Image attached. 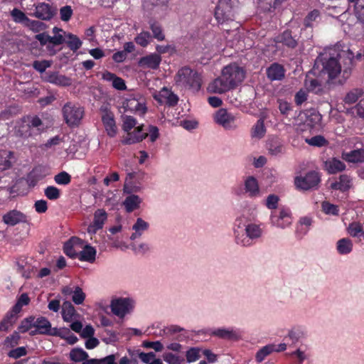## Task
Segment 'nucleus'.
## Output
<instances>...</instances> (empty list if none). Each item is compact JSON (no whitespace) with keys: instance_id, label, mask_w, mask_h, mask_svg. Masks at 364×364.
Returning a JSON list of instances; mask_svg holds the SVG:
<instances>
[{"instance_id":"f257e3e1","label":"nucleus","mask_w":364,"mask_h":364,"mask_svg":"<svg viewBox=\"0 0 364 364\" xmlns=\"http://www.w3.org/2000/svg\"><path fill=\"white\" fill-rule=\"evenodd\" d=\"M345 52L336 55H321L315 63L320 75L328 84L342 85L351 75L352 58H348L345 62Z\"/></svg>"},{"instance_id":"f03ea898","label":"nucleus","mask_w":364,"mask_h":364,"mask_svg":"<svg viewBox=\"0 0 364 364\" xmlns=\"http://www.w3.org/2000/svg\"><path fill=\"white\" fill-rule=\"evenodd\" d=\"M245 78V71L236 64L225 66L221 75L209 84L208 90L210 92L222 94L242 82Z\"/></svg>"},{"instance_id":"7ed1b4c3","label":"nucleus","mask_w":364,"mask_h":364,"mask_svg":"<svg viewBox=\"0 0 364 364\" xmlns=\"http://www.w3.org/2000/svg\"><path fill=\"white\" fill-rule=\"evenodd\" d=\"M174 79L178 86L189 89L193 92H197L200 89V75L188 67L181 68Z\"/></svg>"},{"instance_id":"20e7f679","label":"nucleus","mask_w":364,"mask_h":364,"mask_svg":"<svg viewBox=\"0 0 364 364\" xmlns=\"http://www.w3.org/2000/svg\"><path fill=\"white\" fill-rule=\"evenodd\" d=\"M64 121L69 127H77L84 116V109L77 104L68 102L62 108Z\"/></svg>"},{"instance_id":"39448f33","label":"nucleus","mask_w":364,"mask_h":364,"mask_svg":"<svg viewBox=\"0 0 364 364\" xmlns=\"http://www.w3.org/2000/svg\"><path fill=\"white\" fill-rule=\"evenodd\" d=\"M245 230V232H238L240 236H237V245L242 247L252 246L254 241L262 237L263 232L260 225L255 223H248Z\"/></svg>"},{"instance_id":"423d86ee","label":"nucleus","mask_w":364,"mask_h":364,"mask_svg":"<svg viewBox=\"0 0 364 364\" xmlns=\"http://www.w3.org/2000/svg\"><path fill=\"white\" fill-rule=\"evenodd\" d=\"M134 306L133 299L126 297H119L111 301L110 308L112 312L119 318H123L127 314H129Z\"/></svg>"},{"instance_id":"0eeeda50","label":"nucleus","mask_w":364,"mask_h":364,"mask_svg":"<svg viewBox=\"0 0 364 364\" xmlns=\"http://www.w3.org/2000/svg\"><path fill=\"white\" fill-rule=\"evenodd\" d=\"M292 223L291 214L287 208H280L278 210L272 211L270 215V223L272 225L284 229Z\"/></svg>"},{"instance_id":"6e6552de","label":"nucleus","mask_w":364,"mask_h":364,"mask_svg":"<svg viewBox=\"0 0 364 364\" xmlns=\"http://www.w3.org/2000/svg\"><path fill=\"white\" fill-rule=\"evenodd\" d=\"M100 112L102 122L106 133L110 137L115 136L117 133V127L113 112L109 110L107 105L102 106Z\"/></svg>"},{"instance_id":"1a4fd4ad","label":"nucleus","mask_w":364,"mask_h":364,"mask_svg":"<svg viewBox=\"0 0 364 364\" xmlns=\"http://www.w3.org/2000/svg\"><path fill=\"white\" fill-rule=\"evenodd\" d=\"M320 183V176L316 171H311L304 176L295 178V186L298 189L308 191L316 188Z\"/></svg>"},{"instance_id":"9d476101","label":"nucleus","mask_w":364,"mask_h":364,"mask_svg":"<svg viewBox=\"0 0 364 364\" xmlns=\"http://www.w3.org/2000/svg\"><path fill=\"white\" fill-rule=\"evenodd\" d=\"M214 121L225 129L234 130L237 127L235 123V117L225 109H219L215 112Z\"/></svg>"},{"instance_id":"9b49d317","label":"nucleus","mask_w":364,"mask_h":364,"mask_svg":"<svg viewBox=\"0 0 364 364\" xmlns=\"http://www.w3.org/2000/svg\"><path fill=\"white\" fill-rule=\"evenodd\" d=\"M125 109L143 114L146 111L144 99L136 95L129 96L123 102Z\"/></svg>"},{"instance_id":"f8f14e48","label":"nucleus","mask_w":364,"mask_h":364,"mask_svg":"<svg viewBox=\"0 0 364 364\" xmlns=\"http://www.w3.org/2000/svg\"><path fill=\"white\" fill-rule=\"evenodd\" d=\"M107 216L105 210L102 208L96 210L93 214V220L87 227V232L95 234L99 230L102 229L107 220Z\"/></svg>"},{"instance_id":"ddd939ff","label":"nucleus","mask_w":364,"mask_h":364,"mask_svg":"<svg viewBox=\"0 0 364 364\" xmlns=\"http://www.w3.org/2000/svg\"><path fill=\"white\" fill-rule=\"evenodd\" d=\"M153 97L159 103L165 104L169 107L176 106L178 102V97L165 87L159 92L155 93Z\"/></svg>"},{"instance_id":"4468645a","label":"nucleus","mask_w":364,"mask_h":364,"mask_svg":"<svg viewBox=\"0 0 364 364\" xmlns=\"http://www.w3.org/2000/svg\"><path fill=\"white\" fill-rule=\"evenodd\" d=\"M144 125H139L136 127L133 131H129L127 134L124 136L122 143L124 144H133L141 141L147 137L148 134L143 131Z\"/></svg>"},{"instance_id":"2eb2a0df","label":"nucleus","mask_w":364,"mask_h":364,"mask_svg":"<svg viewBox=\"0 0 364 364\" xmlns=\"http://www.w3.org/2000/svg\"><path fill=\"white\" fill-rule=\"evenodd\" d=\"M3 222L9 226H14L19 223L28 222V217L26 214L18 210H11L5 213L2 217Z\"/></svg>"},{"instance_id":"dca6fc26","label":"nucleus","mask_w":364,"mask_h":364,"mask_svg":"<svg viewBox=\"0 0 364 364\" xmlns=\"http://www.w3.org/2000/svg\"><path fill=\"white\" fill-rule=\"evenodd\" d=\"M161 57L156 53H150L139 60L138 65L144 69L156 70L159 68Z\"/></svg>"},{"instance_id":"f3484780","label":"nucleus","mask_w":364,"mask_h":364,"mask_svg":"<svg viewBox=\"0 0 364 364\" xmlns=\"http://www.w3.org/2000/svg\"><path fill=\"white\" fill-rule=\"evenodd\" d=\"M55 14V9H53L48 4L39 3L36 6L33 16L36 18L44 21L50 20Z\"/></svg>"},{"instance_id":"a211bd4d","label":"nucleus","mask_w":364,"mask_h":364,"mask_svg":"<svg viewBox=\"0 0 364 364\" xmlns=\"http://www.w3.org/2000/svg\"><path fill=\"white\" fill-rule=\"evenodd\" d=\"M83 241L78 237H73L64 245V252L71 258L77 257L78 251L82 248Z\"/></svg>"},{"instance_id":"6ab92c4d","label":"nucleus","mask_w":364,"mask_h":364,"mask_svg":"<svg viewBox=\"0 0 364 364\" xmlns=\"http://www.w3.org/2000/svg\"><path fill=\"white\" fill-rule=\"evenodd\" d=\"M244 189L245 193L250 198L260 196V189L257 180L254 176H247L244 181Z\"/></svg>"},{"instance_id":"aec40b11","label":"nucleus","mask_w":364,"mask_h":364,"mask_svg":"<svg viewBox=\"0 0 364 364\" xmlns=\"http://www.w3.org/2000/svg\"><path fill=\"white\" fill-rule=\"evenodd\" d=\"M342 159L348 163L361 164L364 162V148L355 149L350 151H343Z\"/></svg>"},{"instance_id":"412c9836","label":"nucleus","mask_w":364,"mask_h":364,"mask_svg":"<svg viewBox=\"0 0 364 364\" xmlns=\"http://www.w3.org/2000/svg\"><path fill=\"white\" fill-rule=\"evenodd\" d=\"M45 78L47 82L58 86L66 87L71 85L70 78L60 75L58 73H47Z\"/></svg>"},{"instance_id":"4be33fe9","label":"nucleus","mask_w":364,"mask_h":364,"mask_svg":"<svg viewBox=\"0 0 364 364\" xmlns=\"http://www.w3.org/2000/svg\"><path fill=\"white\" fill-rule=\"evenodd\" d=\"M210 335L222 339L237 340L240 338L239 333L233 328H217L213 330Z\"/></svg>"},{"instance_id":"5701e85b","label":"nucleus","mask_w":364,"mask_h":364,"mask_svg":"<svg viewBox=\"0 0 364 364\" xmlns=\"http://www.w3.org/2000/svg\"><path fill=\"white\" fill-rule=\"evenodd\" d=\"M285 70L284 68L277 63H273L267 69V77L272 80H281L284 77Z\"/></svg>"},{"instance_id":"b1692460","label":"nucleus","mask_w":364,"mask_h":364,"mask_svg":"<svg viewBox=\"0 0 364 364\" xmlns=\"http://www.w3.org/2000/svg\"><path fill=\"white\" fill-rule=\"evenodd\" d=\"M149 228V224L141 218H138L132 226L134 232L131 235L130 239L134 240L139 238L143 233Z\"/></svg>"},{"instance_id":"393cba45","label":"nucleus","mask_w":364,"mask_h":364,"mask_svg":"<svg viewBox=\"0 0 364 364\" xmlns=\"http://www.w3.org/2000/svg\"><path fill=\"white\" fill-rule=\"evenodd\" d=\"M324 168L331 174L342 171L346 168V165L341 161L331 158L324 162Z\"/></svg>"},{"instance_id":"a878e982","label":"nucleus","mask_w":364,"mask_h":364,"mask_svg":"<svg viewBox=\"0 0 364 364\" xmlns=\"http://www.w3.org/2000/svg\"><path fill=\"white\" fill-rule=\"evenodd\" d=\"M82 247V250L78 252V259L80 261L92 263L95 260L97 253L96 250L95 249V247L89 245H83Z\"/></svg>"},{"instance_id":"bb28decb","label":"nucleus","mask_w":364,"mask_h":364,"mask_svg":"<svg viewBox=\"0 0 364 364\" xmlns=\"http://www.w3.org/2000/svg\"><path fill=\"white\" fill-rule=\"evenodd\" d=\"M142 199L136 195H130L126 197L123 201V205L128 213L133 212L134 210L139 208Z\"/></svg>"},{"instance_id":"cd10ccee","label":"nucleus","mask_w":364,"mask_h":364,"mask_svg":"<svg viewBox=\"0 0 364 364\" xmlns=\"http://www.w3.org/2000/svg\"><path fill=\"white\" fill-rule=\"evenodd\" d=\"M102 78L103 80L112 82V86L119 90H124L126 89V85L122 78L117 77L114 74L110 73V72H105L102 74Z\"/></svg>"},{"instance_id":"c85d7f7f","label":"nucleus","mask_w":364,"mask_h":364,"mask_svg":"<svg viewBox=\"0 0 364 364\" xmlns=\"http://www.w3.org/2000/svg\"><path fill=\"white\" fill-rule=\"evenodd\" d=\"M353 244L349 238H342L336 242V250L338 254L346 255L353 251Z\"/></svg>"},{"instance_id":"c756f323","label":"nucleus","mask_w":364,"mask_h":364,"mask_svg":"<svg viewBox=\"0 0 364 364\" xmlns=\"http://www.w3.org/2000/svg\"><path fill=\"white\" fill-rule=\"evenodd\" d=\"M50 326V321L45 317L34 318V328L35 331H32L31 334H35L36 332L41 334H46Z\"/></svg>"},{"instance_id":"7c9ffc66","label":"nucleus","mask_w":364,"mask_h":364,"mask_svg":"<svg viewBox=\"0 0 364 364\" xmlns=\"http://www.w3.org/2000/svg\"><path fill=\"white\" fill-rule=\"evenodd\" d=\"M12 152L6 150L0 151V172L9 169L12 166Z\"/></svg>"},{"instance_id":"2f4dec72","label":"nucleus","mask_w":364,"mask_h":364,"mask_svg":"<svg viewBox=\"0 0 364 364\" xmlns=\"http://www.w3.org/2000/svg\"><path fill=\"white\" fill-rule=\"evenodd\" d=\"M266 134V128L264 119H259L252 127L251 130V136L252 138L260 139L264 136Z\"/></svg>"},{"instance_id":"473e14b6","label":"nucleus","mask_w":364,"mask_h":364,"mask_svg":"<svg viewBox=\"0 0 364 364\" xmlns=\"http://www.w3.org/2000/svg\"><path fill=\"white\" fill-rule=\"evenodd\" d=\"M75 315V310L73 304L69 301H65L62 307V316L65 322H71Z\"/></svg>"},{"instance_id":"72a5a7b5","label":"nucleus","mask_w":364,"mask_h":364,"mask_svg":"<svg viewBox=\"0 0 364 364\" xmlns=\"http://www.w3.org/2000/svg\"><path fill=\"white\" fill-rule=\"evenodd\" d=\"M269 153L272 156H277L282 153L283 144L278 139H272L267 144Z\"/></svg>"},{"instance_id":"f704fd0d","label":"nucleus","mask_w":364,"mask_h":364,"mask_svg":"<svg viewBox=\"0 0 364 364\" xmlns=\"http://www.w3.org/2000/svg\"><path fill=\"white\" fill-rule=\"evenodd\" d=\"M64 35L65 41L70 50L75 51L81 47L82 41L77 36L70 33H64Z\"/></svg>"},{"instance_id":"c9c22d12","label":"nucleus","mask_w":364,"mask_h":364,"mask_svg":"<svg viewBox=\"0 0 364 364\" xmlns=\"http://www.w3.org/2000/svg\"><path fill=\"white\" fill-rule=\"evenodd\" d=\"M351 186V179L347 175H341L339 181L331 184V188L336 190L345 191Z\"/></svg>"},{"instance_id":"e433bc0d","label":"nucleus","mask_w":364,"mask_h":364,"mask_svg":"<svg viewBox=\"0 0 364 364\" xmlns=\"http://www.w3.org/2000/svg\"><path fill=\"white\" fill-rule=\"evenodd\" d=\"M274 350L275 345L274 344H269L265 346H263L256 353L255 359L257 362H262L267 356L270 355L272 353L274 352Z\"/></svg>"},{"instance_id":"4c0bfd02","label":"nucleus","mask_w":364,"mask_h":364,"mask_svg":"<svg viewBox=\"0 0 364 364\" xmlns=\"http://www.w3.org/2000/svg\"><path fill=\"white\" fill-rule=\"evenodd\" d=\"M305 86L309 91L318 94L322 91L321 83L317 80L307 77L305 80Z\"/></svg>"},{"instance_id":"58836bf2","label":"nucleus","mask_w":364,"mask_h":364,"mask_svg":"<svg viewBox=\"0 0 364 364\" xmlns=\"http://www.w3.org/2000/svg\"><path fill=\"white\" fill-rule=\"evenodd\" d=\"M16 314L12 311H9L0 323V331H6L16 320Z\"/></svg>"},{"instance_id":"ea45409f","label":"nucleus","mask_w":364,"mask_h":364,"mask_svg":"<svg viewBox=\"0 0 364 364\" xmlns=\"http://www.w3.org/2000/svg\"><path fill=\"white\" fill-rule=\"evenodd\" d=\"M247 219L244 216L239 217L236 219L234 228V236L235 242L237 244L238 232H245V228L247 225Z\"/></svg>"},{"instance_id":"a19ab883","label":"nucleus","mask_w":364,"mask_h":364,"mask_svg":"<svg viewBox=\"0 0 364 364\" xmlns=\"http://www.w3.org/2000/svg\"><path fill=\"white\" fill-rule=\"evenodd\" d=\"M348 234L354 237H364V230L363 227L359 223H352L348 228Z\"/></svg>"},{"instance_id":"79ce46f5","label":"nucleus","mask_w":364,"mask_h":364,"mask_svg":"<svg viewBox=\"0 0 364 364\" xmlns=\"http://www.w3.org/2000/svg\"><path fill=\"white\" fill-rule=\"evenodd\" d=\"M88 354L81 348H75L70 353V358L74 362L85 361Z\"/></svg>"},{"instance_id":"37998d69","label":"nucleus","mask_w":364,"mask_h":364,"mask_svg":"<svg viewBox=\"0 0 364 364\" xmlns=\"http://www.w3.org/2000/svg\"><path fill=\"white\" fill-rule=\"evenodd\" d=\"M288 337L293 342H298L301 338L306 337V331L300 327L294 328L289 331Z\"/></svg>"},{"instance_id":"c03bdc74","label":"nucleus","mask_w":364,"mask_h":364,"mask_svg":"<svg viewBox=\"0 0 364 364\" xmlns=\"http://www.w3.org/2000/svg\"><path fill=\"white\" fill-rule=\"evenodd\" d=\"M152 39V36L148 31H141L134 38L135 42L142 46H147Z\"/></svg>"},{"instance_id":"a18cd8bd","label":"nucleus","mask_w":364,"mask_h":364,"mask_svg":"<svg viewBox=\"0 0 364 364\" xmlns=\"http://www.w3.org/2000/svg\"><path fill=\"white\" fill-rule=\"evenodd\" d=\"M11 16L14 22L18 23H23L24 26H26L27 21L29 19L23 11L18 9H14L11 11Z\"/></svg>"},{"instance_id":"49530a36","label":"nucleus","mask_w":364,"mask_h":364,"mask_svg":"<svg viewBox=\"0 0 364 364\" xmlns=\"http://www.w3.org/2000/svg\"><path fill=\"white\" fill-rule=\"evenodd\" d=\"M279 41L289 48H294L297 45L296 41L292 37L291 32L289 31H284L281 35L279 37Z\"/></svg>"},{"instance_id":"de8ad7c7","label":"nucleus","mask_w":364,"mask_h":364,"mask_svg":"<svg viewBox=\"0 0 364 364\" xmlns=\"http://www.w3.org/2000/svg\"><path fill=\"white\" fill-rule=\"evenodd\" d=\"M16 271L20 273L23 277L29 278L31 277L30 266L24 260L17 261L16 263Z\"/></svg>"},{"instance_id":"09e8293b","label":"nucleus","mask_w":364,"mask_h":364,"mask_svg":"<svg viewBox=\"0 0 364 364\" xmlns=\"http://www.w3.org/2000/svg\"><path fill=\"white\" fill-rule=\"evenodd\" d=\"M25 26L28 27L30 30L36 33L44 31L47 28V26L44 23L40 21L31 20L30 18L27 21Z\"/></svg>"},{"instance_id":"8fccbe9b","label":"nucleus","mask_w":364,"mask_h":364,"mask_svg":"<svg viewBox=\"0 0 364 364\" xmlns=\"http://www.w3.org/2000/svg\"><path fill=\"white\" fill-rule=\"evenodd\" d=\"M305 141L310 146L321 147L327 145V140L321 135H317L311 138H306Z\"/></svg>"},{"instance_id":"3c124183","label":"nucleus","mask_w":364,"mask_h":364,"mask_svg":"<svg viewBox=\"0 0 364 364\" xmlns=\"http://www.w3.org/2000/svg\"><path fill=\"white\" fill-rule=\"evenodd\" d=\"M225 4V1L220 0L215 11V16L219 22L224 21L228 17L227 11H225L224 8Z\"/></svg>"},{"instance_id":"603ef678","label":"nucleus","mask_w":364,"mask_h":364,"mask_svg":"<svg viewBox=\"0 0 364 364\" xmlns=\"http://www.w3.org/2000/svg\"><path fill=\"white\" fill-rule=\"evenodd\" d=\"M29 301L30 299L28 296L26 294H22L11 311L17 314L21 311L23 306H26L29 304Z\"/></svg>"},{"instance_id":"864d4df0","label":"nucleus","mask_w":364,"mask_h":364,"mask_svg":"<svg viewBox=\"0 0 364 364\" xmlns=\"http://www.w3.org/2000/svg\"><path fill=\"white\" fill-rule=\"evenodd\" d=\"M150 29L152 31V37H154L159 41H164L165 39V35L163 32L162 28L159 23H151L150 25Z\"/></svg>"},{"instance_id":"5fc2aeb1","label":"nucleus","mask_w":364,"mask_h":364,"mask_svg":"<svg viewBox=\"0 0 364 364\" xmlns=\"http://www.w3.org/2000/svg\"><path fill=\"white\" fill-rule=\"evenodd\" d=\"M362 92L360 90L355 89L348 92L344 97L346 104L351 105L357 102L358 98L361 96Z\"/></svg>"},{"instance_id":"6e6d98bb","label":"nucleus","mask_w":364,"mask_h":364,"mask_svg":"<svg viewBox=\"0 0 364 364\" xmlns=\"http://www.w3.org/2000/svg\"><path fill=\"white\" fill-rule=\"evenodd\" d=\"M122 120V129L125 132L131 131L132 129L135 128L136 125L137 124L136 120L132 116L126 115L123 117Z\"/></svg>"},{"instance_id":"4d7b16f0","label":"nucleus","mask_w":364,"mask_h":364,"mask_svg":"<svg viewBox=\"0 0 364 364\" xmlns=\"http://www.w3.org/2000/svg\"><path fill=\"white\" fill-rule=\"evenodd\" d=\"M34 327V317L30 316L23 319L18 329L20 333H25Z\"/></svg>"},{"instance_id":"13d9d810","label":"nucleus","mask_w":364,"mask_h":364,"mask_svg":"<svg viewBox=\"0 0 364 364\" xmlns=\"http://www.w3.org/2000/svg\"><path fill=\"white\" fill-rule=\"evenodd\" d=\"M44 194L49 200H54L60 198V192L58 188L50 186L44 190Z\"/></svg>"},{"instance_id":"bf43d9fd","label":"nucleus","mask_w":364,"mask_h":364,"mask_svg":"<svg viewBox=\"0 0 364 364\" xmlns=\"http://www.w3.org/2000/svg\"><path fill=\"white\" fill-rule=\"evenodd\" d=\"M85 299V294L82 291V289L79 287H75L72 300L75 304H81L83 303Z\"/></svg>"},{"instance_id":"052dcab7","label":"nucleus","mask_w":364,"mask_h":364,"mask_svg":"<svg viewBox=\"0 0 364 364\" xmlns=\"http://www.w3.org/2000/svg\"><path fill=\"white\" fill-rule=\"evenodd\" d=\"M54 180L59 185H68L71 181V176L65 171H63L55 175Z\"/></svg>"},{"instance_id":"680f3d73","label":"nucleus","mask_w":364,"mask_h":364,"mask_svg":"<svg viewBox=\"0 0 364 364\" xmlns=\"http://www.w3.org/2000/svg\"><path fill=\"white\" fill-rule=\"evenodd\" d=\"M305 115L306 117V123L311 127L315 126L321 119V114L315 111L311 112L309 114Z\"/></svg>"},{"instance_id":"e2e57ef3","label":"nucleus","mask_w":364,"mask_h":364,"mask_svg":"<svg viewBox=\"0 0 364 364\" xmlns=\"http://www.w3.org/2000/svg\"><path fill=\"white\" fill-rule=\"evenodd\" d=\"M200 349L198 348H191L186 352V360L188 363L195 362L200 358Z\"/></svg>"},{"instance_id":"0e129e2a","label":"nucleus","mask_w":364,"mask_h":364,"mask_svg":"<svg viewBox=\"0 0 364 364\" xmlns=\"http://www.w3.org/2000/svg\"><path fill=\"white\" fill-rule=\"evenodd\" d=\"M322 210L326 214L336 215L338 214V208L336 205H333L328 202H323Z\"/></svg>"},{"instance_id":"69168bd1","label":"nucleus","mask_w":364,"mask_h":364,"mask_svg":"<svg viewBox=\"0 0 364 364\" xmlns=\"http://www.w3.org/2000/svg\"><path fill=\"white\" fill-rule=\"evenodd\" d=\"M320 17V13L318 10H314L309 13L304 19V25L306 27L312 26V22L316 21Z\"/></svg>"},{"instance_id":"338daca9","label":"nucleus","mask_w":364,"mask_h":364,"mask_svg":"<svg viewBox=\"0 0 364 364\" xmlns=\"http://www.w3.org/2000/svg\"><path fill=\"white\" fill-rule=\"evenodd\" d=\"M163 359L168 364H181L180 358L172 353L166 352L163 354Z\"/></svg>"},{"instance_id":"774afa93","label":"nucleus","mask_w":364,"mask_h":364,"mask_svg":"<svg viewBox=\"0 0 364 364\" xmlns=\"http://www.w3.org/2000/svg\"><path fill=\"white\" fill-rule=\"evenodd\" d=\"M355 9L358 18L364 21V0H358L355 4Z\"/></svg>"}]
</instances>
